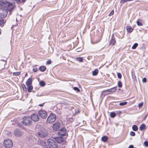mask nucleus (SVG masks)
Segmentation results:
<instances>
[{"label":"nucleus","instance_id":"obj_22","mask_svg":"<svg viewBox=\"0 0 148 148\" xmlns=\"http://www.w3.org/2000/svg\"><path fill=\"white\" fill-rule=\"evenodd\" d=\"M4 23V21L2 18H0V26L3 27Z\"/></svg>","mask_w":148,"mask_h":148},{"label":"nucleus","instance_id":"obj_17","mask_svg":"<svg viewBox=\"0 0 148 148\" xmlns=\"http://www.w3.org/2000/svg\"><path fill=\"white\" fill-rule=\"evenodd\" d=\"M115 42V40L114 38H112L110 40V45H113Z\"/></svg>","mask_w":148,"mask_h":148},{"label":"nucleus","instance_id":"obj_8","mask_svg":"<svg viewBox=\"0 0 148 148\" xmlns=\"http://www.w3.org/2000/svg\"><path fill=\"white\" fill-rule=\"evenodd\" d=\"M66 130L64 128H62L58 132V134L60 136H64L66 135Z\"/></svg>","mask_w":148,"mask_h":148},{"label":"nucleus","instance_id":"obj_42","mask_svg":"<svg viewBox=\"0 0 148 148\" xmlns=\"http://www.w3.org/2000/svg\"><path fill=\"white\" fill-rule=\"evenodd\" d=\"M134 148V146L133 145H130L129 147V148Z\"/></svg>","mask_w":148,"mask_h":148},{"label":"nucleus","instance_id":"obj_33","mask_svg":"<svg viewBox=\"0 0 148 148\" xmlns=\"http://www.w3.org/2000/svg\"><path fill=\"white\" fill-rule=\"evenodd\" d=\"M137 24L139 26H141L142 25V23L138 21H137Z\"/></svg>","mask_w":148,"mask_h":148},{"label":"nucleus","instance_id":"obj_26","mask_svg":"<svg viewBox=\"0 0 148 148\" xmlns=\"http://www.w3.org/2000/svg\"><path fill=\"white\" fill-rule=\"evenodd\" d=\"M20 72H14L13 73V75L14 76H18L20 74Z\"/></svg>","mask_w":148,"mask_h":148},{"label":"nucleus","instance_id":"obj_27","mask_svg":"<svg viewBox=\"0 0 148 148\" xmlns=\"http://www.w3.org/2000/svg\"><path fill=\"white\" fill-rule=\"evenodd\" d=\"M110 116L112 118H114L116 116V114L114 112H111L110 113Z\"/></svg>","mask_w":148,"mask_h":148},{"label":"nucleus","instance_id":"obj_34","mask_svg":"<svg viewBox=\"0 0 148 148\" xmlns=\"http://www.w3.org/2000/svg\"><path fill=\"white\" fill-rule=\"evenodd\" d=\"M117 76L119 78H121V75L120 73H118L117 74Z\"/></svg>","mask_w":148,"mask_h":148},{"label":"nucleus","instance_id":"obj_37","mask_svg":"<svg viewBox=\"0 0 148 148\" xmlns=\"http://www.w3.org/2000/svg\"><path fill=\"white\" fill-rule=\"evenodd\" d=\"M143 103H139L138 104V107L139 108H141V107L143 105Z\"/></svg>","mask_w":148,"mask_h":148},{"label":"nucleus","instance_id":"obj_30","mask_svg":"<svg viewBox=\"0 0 148 148\" xmlns=\"http://www.w3.org/2000/svg\"><path fill=\"white\" fill-rule=\"evenodd\" d=\"M122 83L120 81H119L118 82V85L119 88H121L122 87Z\"/></svg>","mask_w":148,"mask_h":148},{"label":"nucleus","instance_id":"obj_43","mask_svg":"<svg viewBox=\"0 0 148 148\" xmlns=\"http://www.w3.org/2000/svg\"><path fill=\"white\" fill-rule=\"evenodd\" d=\"M44 104V103H43V104H39V106H43Z\"/></svg>","mask_w":148,"mask_h":148},{"label":"nucleus","instance_id":"obj_41","mask_svg":"<svg viewBox=\"0 0 148 148\" xmlns=\"http://www.w3.org/2000/svg\"><path fill=\"white\" fill-rule=\"evenodd\" d=\"M37 69L36 68H34L33 69V70L34 72H36L37 71Z\"/></svg>","mask_w":148,"mask_h":148},{"label":"nucleus","instance_id":"obj_47","mask_svg":"<svg viewBox=\"0 0 148 148\" xmlns=\"http://www.w3.org/2000/svg\"><path fill=\"white\" fill-rule=\"evenodd\" d=\"M23 87H25V86L24 84H23Z\"/></svg>","mask_w":148,"mask_h":148},{"label":"nucleus","instance_id":"obj_48","mask_svg":"<svg viewBox=\"0 0 148 148\" xmlns=\"http://www.w3.org/2000/svg\"><path fill=\"white\" fill-rule=\"evenodd\" d=\"M23 87H25V86L24 84H23Z\"/></svg>","mask_w":148,"mask_h":148},{"label":"nucleus","instance_id":"obj_28","mask_svg":"<svg viewBox=\"0 0 148 148\" xmlns=\"http://www.w3.org/2000/svg\"><path fill=\"white\" fill-rule=\"evenodd\" d=\"M138 45V44L137 43H135L132 47V49H135Z\"/></svg>","mask_w":148,"mask_h":148},{"label":"nucleus","instance_id":"obj_13","mask_svg":"<svg viewBox=\"0 0 148 148\" xmlns=\"http://www.w3.org/2000/svg\"><path fill=\"white\" fill-rule=\"evenodd\" d=\"M55 140L58 143H64L63 138L61 137H57L55 138Z\"/></svg>","mask_w":148,"mask_h":148},{"label":"nucleus","instance_id":"obj_11","mask_svg":"<svg viewBox=\"0 0 148 148\" xmlns=\"http://www.w3.org/2000/svg\"><path fill=\"white\" fill-rule=\"evenodd\" d=\"M31 119L34 121H37L39 120V118L37 114H33L31 115Z\"/></svg>","mask_w":148,"mask_h":148},{"label":"nucleus","instance_id":"obj_36","mask_svg":"<svg viewBox=\"0 0 148 148\" xmlns=\"http://www.w3.org/2000/svg\"><path fill=\"white\" fill-rule=\"evenodd\" d=\"M73 89L77 91L78 92L80 91L79 89L77 87H74Z\"/></svg>","mask_w":148,"mask_h":148},{"label":"nucleus","instance_id":"obj_19","mask_svg":"<svg viewBox=\"0 0 148 148\" xmlns=\"http://www.w3.org/2000/svg\"><path fill=\"white\" fill-rule=\"evenodd\" d=\"M98 69H95L94 71H92V74L93 76H95L97 75L98 73Z\"/></svg>","mask_w":148,"mask_h":148},{"label":"nucleus","instance_id":"obj_21","mask_svg":"<svg viewBox=\"0 0 148 148\" xmlns=\"http://www.w3.org/2000/svg\"><path fill=\"white\" fill-rule=\"evenodd\" d=\"M46 67L45 66H42L40 67L39 69L41 71L43 72L46 70Z\"/></svg>","mask_w":148,"mask_h":148},{"label":"nucleus","instance_id":"obj_39","mask_svg":"<svg viewBox=\"0 0 148 148\" xmlns=\"http://www.w3.org/2000/svg\"><path fill=\"white\" fill-rule=\"evenodd\" d=\"M51 63V60H48L47 62V64H50Z\"/></svg>","mask_w":148,"mask_h":148},{"label":"nucleus","instance_id":"obj_14","mask_svg":"<svg viewBox=\"0 0 148 148\" xmlns=\"http://www.w3.org/2000/svg\"><path fill=\"white\" fill-rule=\"evenodd\" d=\"M38 144H40V145H42L43 147H45L47 146L46 143L43 141L39 140L38 142Z\"/></svg>","mask_w":148,"mask_h":148},{"label":"nucleus","instance_id":"obj_25","mask_svg":"<svg viewBox=\"0 0 148 148\" xmlns=\"http://www.w3.org/2000/svg\"><path fill=\"white\" fill-rule=\"evenodd\" d=\"M76 60L79 62H82L83 61V59L82 57H78L76 58Z\"/></svg>","mask_w":148,"mask_h":148},{"label":"nucleus","instance_id":"obj_6","mask_svg":"<svg viewBox=\"0 0 148 148\" xmlns=\"http://www.w3.org/2000/svg\"><path fill=\"white\" fill-rule=\"evenodd\" d=\"M38 114L43 119H45L47 116V112L43 110H40L39 111Z\"/></svg>","mask_w":148,"mask_h":148},{"label":"nucleus","instance_id":"obj_12","mask_svg":"<svg viewBox=\"0 0 148 148\" xmlns=\"http://www.w3.org/2000/svg\"><path fill=\"white\" fill-rule=\"evenodd\" d=\"M22 133L20 131L18 130H16L14 132V134L17 136H20L22 135Z\"/></svg>","mask_w":148,"mask_h":148},{"label":"nucleus","instance_id":"obj_15","mask_svg":"<svg viewBox=\"0 0 148 148\" xmlns=\"http://www.w3.org/2000/svg\"><path fill=\"white\" fill-rule=\"evenodd\" d=\"M126 29L128 32H131L133 30V29L130 26H128L126 27Z\"/></svg>","mask_w":148,"mask_h":148},{"label":"nucleus","instance_id":"obj_2","mask_svg":"<svg viewBox=\"0 0 148 148\" xmlns=\"http://www.w3.org/2000/svg\"><path fill=\"white\" fill-rule=\"evenodd\" d=\"M22 123L24 125L29 126L32 123L31 118L28 116H25L23 119Z\"/></svg>","mask_w":148,"mask_h":148},{"label":"nucleus","instance_id":"obj_3","mask_svg":"<svg viewBox=\"0 0 148 148\" xmlns=\"http://www.w3.org/2000/svg\"><path fill=\"white\" fill-rule=\"evenodd\" d=\"M47 142L50 148H58L57 143L51 139H48Z\"/></svg>","mask_w":148,"mask_h":148},{"label":"nucleus","instance_id":"obj_35","mask_svg":"<svg viewBox=\"0 0 148 148\" xmlns=\"http://www.w3.org/2000/svg\"><path fill=\"white\" fill-rule=\"evenodd\" d=\"M114 13V11L113 10H112L111 12L109 14V16H111Z\"/></svg>","mask_w":148,"mask_h":148},{"label":"nucleus","instance_id":"obj_46","mask_svg":"<svg viewBox=\"0 0 148 148\" xmlns=\"http://www.w3.org/2000/svg\"><path fill=\"white\" fill-rule=\"evenodd\" d=\"M23 87H25V86L24 84H23Z\"/></svg>","mask_w":148,"mask_h":148},{"label":"nucleus","instance_id":"obj_4","mask_svg":"<svg viewBox=\"0 0 148 148\" xmlns=\"http://www.w3.org/2000/svg\"><path fill=\"white\" fill-rule=\"evenodd\" d=\"M56 119V115L53 113H51L48 116L47 119V122L51 123L54 122Z\"/></svg>","mask_w":148,"mask_h":148},{"label":"nucleus","instance_id":"obj_9","mask_svg":"<svg viewBox=\"0 0 148 148\" xmlns=\"http://www.w3.org/2000/svg\"><path fill=\"white\" fill-rule=\"evenodd\" d=\"M60 126V124L59 122H56L53 124V130L57 131L59 130Z\"/></svg>","mask_w":148,"mask_h":148},{"label":"nucleus","instance_id":"obj_20","mask_svg":"<svg viewBox=\"0 0 148 148\" xmlns=\"http://www.w3.org/2000/svg\"><path fill=\"white\" fill-rule=\"evenodd\" d=\"M101 140L104 142H106L108 140V137L106 136H103L101 138Z\"/></svg>","mask_w":148,"mask_h":148},{"label":"nucleus","instance_id":"obj_24","mask_svg":"<svg viewBox=\"0 0 148 148\" xmlns=\"http://www.w3.org/2000/svg\"><path fill=\"white\" fill-rule=\"evenodd\" d=\"M27 87L28 91L29 92H31V90L33 88V87L32 86L30 85Z\"/></svg>","mask_w":148,"mask_h":148},{"label":"nucleus","instance_id":"obj_18","mask_svg":"<svg viewBox=\"0 0 148 148\" xmlns=\"http://www.w3.org/2000/svg\"><path fill=\"white\" fill-rule=\"evenodd\" d=\"M145 125L144 124H142L139 127V130L140 131H142L145 129Z\"/></svg>","mask_w":148,"mask_h":148},{"label":"nucleus","instance_id":"obj_23","mask_svg":"<svg viewBox=\"0 0 148 148\" xmlns=\"http://www.w3.org/2000/svg\"><path fill=\"white\" fill-rule=\"evenodd\" d=\"M133 130L135 131H136L138 130V127L136 125H134L132 127Z\"/></svg>","mask_w":148,"mask_h":148},{"label":"nucleus","instance_id":"obj_32","mask_svg":"<svg viewBox=\"0 0 148 148\" xmlns=\"http://www.w3.org/2000/svg\"><path fill=\"white\" fill-rule=\"evenodd\" d=\"M130 135L132 136H134L135 135V133L132 131L130 133Z\"/></svg>","mask_w":148,"mask_h":148},{"label":"nucleus","instance_id":"obj_44","mask_svg":"<svg viewBox=\"0 0 148 148\" xmlns=\"http://www.w3.org/2000/svg\"><path fill=\"white\" fill-rule=\"evenodd\" d=\"M122 1H123V2H126L128 1V0H121Z\"/></svg>","mask_w":148,"mask_h":148},{"label":"nucleus","instance_id":"obj_16","mask_svg":"<svg viewBox=\"0 0 148 148\" xmlns=\"http://www.w3.org/2000/svg\"><path fill=\"white\" fill-rule=\"evenodd\" d=\"M32 83V80L30 78H29L26 82V84L27 86L31 85Z\"/></svg>","mask_w":148,"mask_h":148},{"label":"nucleus","instance_id":"obj_31","mask_svg":"<svg viewBox=\"0 0 148 148\" xmlns=\"http://www.w3.org/2000/svg\"><path fill=\"white\" fill-rule=\"evenodd\" d=\"M127 103V102L125 101L123 102L120 103L119 105L121 106H123L126 105Z\"/></svg>","mask_w":148,"mask_h":148},{"label":"nucleus","instance_id":"obj_5","mask_svg":"<svg viewBox=\"0 0 148 148\" xmlns=\"http://www.w3.org/2000/svg\"><path fill=\"white\" fill-rule=\"evenodd\" d=\"M3 145L6 148H11L13 146V143L10 140L7 139L4 141Z\"/></svg>","mask_w":148,"mask_h":148},{"label":"nucleus","instance_id":"obj_49","mask_svg":"<svg viewBox=\"0 0 148 148\" xmlns=\"http://www.w3.org/2000/svg\"><path fill=\"white\" fill-rule=\"evenodd\" d=\"M79 112V111H78V112Z\"/></svg>","mask_w":148,"mask_h":148},{"label":"nucleus","instance_id":"obj_29","mask_svg":"<svg viewBox=\"0 0 148 148\" xmlns=\"http://www.w3.org/2000/svg\"><path fill=\"white\" fill-rule=\"evenodd\" d=\"M40 85L42 87L44 86L45 85V82L43 81H41L40 82Z\"/></svg>","mask_w":148,"mask_h":148},{"label":"nucleus","instance_id":"obj_7","mask_svg":"<svg viewBox=\"0 0 148 148\" xmlns=\"http://www.w3.org/2000/svg\"><path fill=\"white\" fill-rule=\"evenodd\" d=\"M38 134L40 137L43 138L47 136L48 134V132L46 130L43 129L38 132Z\"/></svg>","mask_w":148,"mask_h":148},{"label":"nucleus","instance_id":"obj_45","mask_svg":"<svg viewBox=\"0 0 148 148\" xmlns=\"http://www.w3.org/2000/svg\"><path fill=\"white\" fill-rule=\"evenodd\" d=\"M27 73H26L25 74V77H26V76H27Z\"/></svg>","mask_w":148,"mask_h":148},{"label":"nucleus","instance_id":"obj_1","mask_svg":"<svg viewBox=\"0 0 148 148\" xmlns=\"http://www.w3.org/2000/svg\"><path fill=\"white\" fill-rule=\"evenodd\" d=\"M14 4L6 1H0V17L4 18L7 16L8 12H11L14 8Z\"/></svg>","mask_w":148,"mask_h":148},{"label":"nucleus","instance_id":"obj_40","mask_svg":"<svg viewBox=\"0 0 148 148\" xmlns=\"http://www.w3.org/2000/svg\"><path fill=\"white\" fill-rule=\"evenodd\" d=\"M146 81H147V79H146V78H143V79L142 81H143V82H146Z\"/></svg>","mask_w":148,"mask_h":148},{"label":"nucleus","instance_id":"obj_10","mask_svg":"<svg viewBox=\"0 0 148 148\" xmlns=\"http://www.w3.org/2000/svg\"><path fill=\"white\" fill-rule=\"evenodd\" d=\"M117 87H114L111 88L106 90L105 91L106 92L108 93V94H111L115 92L117 90Z\"/></svg>","mask_w":148,"mask_h":148},{"label":"nucleus","instance_id":"obj_38","mask_svg":"<svg viewBox=\"0 0 148 148\" xmlns=\"http://www.w3.org/2000/svg\"><path fill=\"white\" fill-rule=\"evenodd\" d=\"M144 144L146 147H148V142L147 141H145L144 142Z\"/></svg>","mask_w":148,"mask_h":148}]
</instances>
